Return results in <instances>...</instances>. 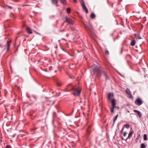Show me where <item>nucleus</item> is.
<instances>
[{"instance_id":"f257e3e1","label":"nucleus","mask_w":148,"mask_h":148,"mask_svg":"<svg viewBox=\"0 0 148 148\" xmlns=\"http://www.w3.org/2000/svg\"><path fill=\"white\" fill-rule=\"evenodd\" d=\"M91 71L93 72L94 74H96V77L99 79L101 77V74H103L104 76L105 77L106 80L109 79V77L107 73L106 72L103 70V68L101 67L98 68L96 66L95 68H92Z\"/></svg>"},{"instance_id":"f03ea898","label":"nucleus","mask_w":148,"mask_h":148,"mask_svg":"<svg viewBox=\"0 0 148 148\" xmlns=\"http://www.w3.org/2000/svg\"><path fill=\"white\" fill-rule=\"evenodd\" d=\"M71 88H67L68 90L66 91H72V94L75 96H79L81 93V89L79 88H75L73 86H71Z\"/></svg>"},{"instance_id":"7ed1b4c3","label":"nucleus","mask_w":148,"mask_h":148,"mask_svg":"<svg viewBox=\"0 0 148 148\" xmlns=\"http://www.w3.org/2000/svg\"><path fill=\"white\" fill-rule=\"evenodd\" d=\"M84 28L87 32L90 35L91 34H94V30L92 25L89 24L88 25H84Z\"/></svg>"},{"instance_id":"20e7f679","label":"nucleus","mask_w":148,"mask_h":148,"mask_svg":"<svg viewBox=\"0 0 148 148\" xmlns=\"http://www.w3.org/2000/svg\"><path fill=\"white\" fill-rule=\"evenodd\" d=\"M111 103L112 104V106L110 108V109L111 113H114V108H117V107H116V103L115 99H112L111 100ZM119 108V107H117L118 109Z\"/></svg>"},{"instance_id":"39448f33","label":"nucleus","mask_w":148,"mask_h":148,"mask_svg":"<svg viewBox=\"0 0 148 148\" xmlns=\"http://www.w3.org/2000/svg\"><path fill=\"white\" fill-rule=\"evenodd\" d=\"M134 103L137 105L140 106L143 103V102L140 98H138L135 101Z\"/></svg>"},{"instance_id":"423d86ee","label":"nucleus","mask_w":148,"mask_h":148,"mask_svg":"<svg viewBox=\"0 0 148 148\" xmlns=\"http://www.w3.org/2000/svg\"><path fill=\"white\" fill-rule=\"evenodd\" d=\"M82 2H81V4L83 10H84V11L87 13H88V9L86 7L85 5L84 1L83 0H82Z\"/></svg>"},{"instance_id":"0eeeda50","label":"nucleus","mask_w":148,"mask_h":148,"mask_svg":"<svg viewBox=\"0 0 148 148\" xmlns=\"http://www.w3.org/2000/svg\"><path fill=\"white\" fill-rule=\"evenodd\" d=\"M66 22L68 23L70 25H73V22L72 20L69 18H67L66 17Z\"/></svg>"},{"instance_id":"6e6552de","label":"nucleus","mask_w":148,"mask_h":148,"mask_svg":"<svg viewBox=\"0 0 148 148\" xmlns=\"http://www.w3.org/2000/svg\"><path fill=\"white\" fill-rule=\"evenodd\" d=\"M126 92L129 95L130 98H133V96L131 94V92L128 88H127L126 90Z\"/></svg>"},{"instance_id":"1a4fd4ad","label":"nucleus","mask_w":148,"mask_h":148,"mask_svg":"<svg viewBox=\"0 0 148 148\" xmlns=\"http://www.w3.org/2000/svg\"><path fill=\"white\" fill-rule=\"evenodd\" d=\"M114 97V94L112 92H110L108 94V99L110 100Z\"/></svg>"},{"instance_id":"9d476101","label":"nucleus","mask_w":148,"mask_h":148,"mask_svg":"<svg viewBox=\"0 0 148 148\" xmlns=\"http://www.w3.org/2000/svg\"><path fill=\"white\" fill-rule=\"evenodd\" d=\"M91 127V125H89L88 127V128L86 131V134L89 136L90 133V128Z\"/></svg>"},{"instance_id":"9b49d317","label":"nucleus","mask_w":148,"mask_h":148,"mask_svg":"<svg viewBox=\"0 0 148 148\" xmlns=\"http://www.w3.org/2000/svg\"><path fill=\"white\" fill-rule=\"evenodd\" d=\"M133 111L134 112H136L137 115H138L139 117L140 118H141L142 117V115L141 114L140 112L138 111L137 110H133Z\"/></svg>"},{"instance_id":"f8f14e48","label":"nucleus","mask_w":148,"mask_h":148,"mask_svg":"<svg viewBox=\"0 0 148 148\" xmlns=\"http://www.w3.org/2000/svg\"><path fill=\"white\" fill-rule=\"evenodd\" d=\"M133 134V131H130L128 134V137L126 138V140L128 139H130V138L132 136Z\"/></svg>"},{"instance_id":"ddd939ff","label":"nucleus","mask_w":148,"mask_h":148,"mask_svg":"<svg viewBox=\"0 0 148 148\" xmlns=\"http://www.w3.org/2000/svg\"><path fill=\"white\" fill-rule=\"evenodd\" d=\"M52 3L55 5L56 7L58 6V1L57 0H51Z\"/></svg>"},{"instance_id":"4468645a","label":"nucleus","mask_w":148,"mask_h":148,"mask_svg":"<svg viewBox=\"0 0 148 148\" xmlns=\"http://www.w3.org/2000/svg\"><path fill=\"white\" fill-rule=\"evenodd\" d=\"M26 31L28 34H31L32 33L31 29L29 27H27Z\"/></svg>"},{"instance_id":"2eb2a0df","label":"nucleus","mask_w":148,"mask_h":148,"mask_svg":"<svg viewBox=\"0 0 148 148\" xmlns=\"http://www.w3.org/2000/svg\"><path fill=\"white\" fill-rule=\"evenodd\" d=\"M11 41H7V51L9 49L10 46V42H11Z\"/></svg>"},{"instance_id":"dca6fc26","label":"nucleus","mask_w":148,"mask_h":148,"mask_svg":"<svg viewBox=\"0 0 148 148\" xmlns=\"http://www.w3.org/2000/svg\"><path fill=\"white\" fill-rule=\"evenodd\" d=\"M66 74L67 75H68L69 78L71 79H73L76 77L75 76V74L73 75L72 76H71L68 73H67Z\"/></svg>"},{"instance_id":"f3484780","label":"nucleus","mask_w":148,"mask_h":148,"mask_svg":"<svg viewBox=\"0 0 148 148\" xmlns=\"http://www.w3.org/2000/svg\"><path fill=\"white\" fill-rule=\"evenodd\" d=\"M136 43V40H133L131 41L130 45L132 46H133L135 45Z\"/></svg>"},{"instance_id":"a211bd4d","label":"nucleus","mask_w":148,"mask_h":148,"mask_svg":"<svg viewBox=\"0 0 148 148\" xmlns=\"http://www.w3.org/2000/svg\"><path fill=\"white\" fill-rule=\"evenodd\" d=\"M95 14L94 13H92L90 15V18L92 19H94L95 18Z\"/></svg>"},{"instance_id":"6ab92c4d","label":"nucleus","mask_w":148,"mask_h":148,"mask_svg":"<svg viewBox=\"0 0 148 148\" xmlns=\"http://www.w3.org/2000/svg\"><path fill=\"white\" fill-rule=\"evenodd\" d=\"M71 86H73L72 85H71V84H69V85H68L67 86H66V88L65 89L64 91H66L67 92V91H66L67 90H68V89H67V88L68 87H69V89H70L71 88Z\"/></svg>"},{"instance_id":"aec40b11","label":"nucleus","mask_w":148,"mask_h":148,"mask_svg":"<svg viewBox=\"0 0 148 148\" xmlns=\"http://www.w3.org/2000/svg\"><path fill=\"white\" fill-rule=\"evenodd\" d=\"M146 146L144 143H142L140 146V148H145Z\"/></svg>"},{"instance_id":"412c9836","label":"nucleus","mask_w":148,"mask_h":148,"mask_svg":"<svg viewBox=\"0 0 148 148\" xmlns=\"http://www.w3.org/2000/svg\"><path fill=\"white\" fill-rule=\"evenodd\" d=\"M143 139L145 140H147V135L146 134L144 135Z\"/></svg>"},{"instance_id":"4be33fe9","label":"nucleus","mask_w":148,"mask_h":148,"mask_svg":"<svg viewBox=\"0 0 148 148\" xmlns=\"http://www.w3.org/2000/svg\"><path fill=\"white\" fill-rule=\"evenodd\" d=\"M66 10L68 14H69L71 12V9L70 8H67L66 9Z\"/></svg>"},{"instance_id":"5701e85b","label":"nucleus","mask_w":148,"mask_h":148,"mask_svg":"<svg viewBox=\"0 0 148 148\" xmlns=\"http://www.w3.org/2000/svg\"><path fill=\"white\" fill-rule=\"evenodd\" d=\"M118 115L117 114L115 116V117L114 118L113 120V123H115V121L116 120L117 118H118Z\"/></svg>"},{"instance_id":"b1692460","label":"nucleus","mask_w":148,"mask_h":148,"mask_svg":"<svg viewBox=\"0 0 148 148\" xmlns=\"http://www.w3.org/2000/svg\"><path fill=\"white\" fill-rule=\"evenodd\" d=\"M130 127V125L129 124H125L124 126V127L126 128L127 129L129 128Z\"/></svg>"},{"instance_id":"393cba45","label":"nucleus","mask_w":148,"mask_h":148,"mask_svg":"<svg viewBox=\"0 0 148 148\" xmlns=\"http://www.w3.org/2000/svg\"><path fill=\"white\" fill-rule=\"evenodd\" d=\"M140 135L138 134L137 136V138H136V141H137V140H138V139H139L140 138Z\"/></svg>"},{"instance_id":"a878e982","label":"nucleus","mask_w":148,"mask_h":148,"mask_svg":"<svg viewBox=\"0 0 148 148\" xmlns=\"http://www.w3.org/2000/svg\"><path fill=\"white\" fill-rule=\"evenodd\" d=\"M5 148H12L11 146L10 145H7Z\"/></svg>"},{"instance_id":"bb28decb","label":"nucleus","mask_w":148,"mask_h":148,"mask_svg":"<svg viewBox=\"0 0 148 148\" xmlns=\"http://www.w3.org/2000/svg\"><path fill=\"white\" fill-rule=\"evenodd\" d=\"M57 86H61L62 85V84L59 82H57Z\"/></svg>"},{"instance_id":"cd10ccee","label":"nucleus","mask_w":148,"mask_h":148,"mask_svg":"<svg viewBox=\"0 0 148 148\" xmlns=\"http://www.w3.org/2000/svg\"><path fill=\"white\" fill-rule=\"evenodd\" d=\"M7 6L10 9H13V8L11 6L9 5H7Z\"/></svg>"},{"instance_id":"c85d7f7f","label":"nucleus","mask_w":148,"mask_h":148,"mask_svg":"<svg viewBox=\"0 0 148 148\" xmlns=\"http://www.w3.org/2000/svg\"><path fill=\"white\" fill-rule=\"evenodd\" d=\"M53 117H56V114L55 112H53Z\"/></svg>"},{"instance_id":"c756f323","label":"nucleus","mask_w":148,"mask_h":148,"mask_svg":"<svg viewBox=\"0 0 148 148\" xmlns=\"http://www.w3.org/2000/svg\"><path fill=\"white\" fill-rule=\"evenodd\" d=\"M105 53L106 55H108L109 54V52L107 50H106L105 51Z\"/></svg>"},{"instance_id":"7c9ffc66","label":"nucleus","mask_w":148,"mask_h":148,"mask_svg":"<svg viewBox=\"0 0 148 148\" xmlns=\"http://www.w3.org/2000/svg\"><path fill=\"white\" fill-rule=\"evenodd\" d=\"M127 134V133L126 132H125L124 133V134H123V136H126Z\"/></svg>"},{"instance_id":"2f4dec72","label":"nucleus","mask_w":148,"mask_h":148,"mask_svg":"<svg viewBox=\"0 0 148 148\" xmlns=\"http://www.w3.org/2000/svg\"><path fill=\"white\" fill-rule=\"evenodd\" d=\"M124 129V127H123L121 130V132L122 133L123 132Z\"/></svg>"},{"instance_id":"473e14b6","label":"nucleus","mask_w":148,"mask_h":148,"mask_svg":"<svg viewBox=\"0 0 148 148\" xmlns=\"http://www.w3.org/2000/svg\"><path fill=\"white\" fill-rule=\"evenodd\" d=\"M121 140H126H126L124 139H123V137L122 136L121 137Z\"/></svg>"},{"instance_id":"72a5a7b5","label":"nucleus","mask_w":148,"mask_h":148,"mask_svg":"<svg viewBox=\"0 0 148 148\" xmlns=\"http://www.w3.org/2000/svg\"><path fill=\"white\" fill-rule=\"evenodd\" d=\"M73 1L75 2H77V1L76 0H73Z\"/></svg>"},{"instance_id":"f704fd0d","label":"nucleus","mask_w":148,"mask_h":148,"mask_svg":"<svg viewBox=\"0 0 148 148\" xmlns=\"http://www.w3.org/2000/svg\"><path fill=\"white\" fill-rule=\"evenodd\" d=\"M27 5H22V6L23 7H24L25 6H27Z\"/></svg>"},{"instance_id":"c9c22d12","label":"nucleus","mask_w":148,"mask_h":148,"mask_svg":"<svg viewBox=\"0 0 148 148\" xmlns=\"http://www.w3.org/2000/svg\"><path fill=\"white\" fill-rule=\"evenodd\" d=\"M34 32L36 34H39L38 32H36V31H35Z\"/></svg>"},{"instance_id":"e433bc0d","label":"nucleus","mask_w":148,"mask_h":148,"mask_svg":"<svg viewBox=\"0 0 148 148\" xmlns=\"http://www.w3.org/2000/svg\"><path fill=\"white\" fill-rule=\"evenodd\" d=\"M112 7H113V4H112Z\"/></svg>"},{"instance_id":"4c0bfd02","label":"nucleus","mask_w":148,"mask_h":148,"mask_svg":"<svg viewBox=\"0 0 148 148\" xmlns=\"http://www.w3.org/2000/svg\"><path fill=\"white\" fill-rule=\"evenodd\" d=\"M139 38V39H141V37H140V38Z\"/></svg>"},{"instance_id":"58836bf2","label":"nucleus","mask_w":148,"mask_h":148,"mask_svg":"<svg viewBox=\"0 0 148 148\" xmlns=\"http://www.w3.org/2000/svg\"><path fill=\"white\" fill-rule=\"evenodd\" d=\"M127 112H130L129 111H127Z\"/></svg>"}]
</instances>
